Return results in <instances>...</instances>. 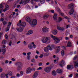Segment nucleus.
I'll use <instances>...</instances> for the list:
<instances>
[{
	"label": "nucleus",
	"instance_id": "27",
	"mask_svg": "<svg viewBox=\"0 0 78 78\" xmlns=\"http://www.w3.org/2000/svg\"><path fill=\"white\" fill-rule=\"evenodd\" d=\"M74 66L75 68H76V67H78V63L77 62H74Z\"/></svg>",
	"mask_w": 78,
	"mask_h": 78
},
{
	"label": "nucleus",
	"instance_id": "47",
	"mask_svg": "<svg viewBox=\"0 0 78 78\" xmlns=\"http://www.w3.org/2000/svg\"><path fill=\"white\" fill-rule=\"evenodd\" d=\"M3 8H1L0 9V14L1 13V12H2L3 11Z\"/></svg>",
	"mask_w": 78,
	"mask_h": 78
},
{
	"label": "nucleus",
	"instance_id": "10",
	"mask_svg": "<svg viewBox=\"0 0 78 78\" xmlns=\"http://www.w3.org/2000/svg\"><path fill=\"white\" fill-rule=\"evenodd\" d=\"M61 49V47L60 46H57L55 48V53H58L59 52V51H60V50Z\"/></svg>",
	"mask_w": 78,
	"mask_h": 78
},
{
	"label": "nucleus",
	"instance_id": "49",
	"mask_svg": "<svg viewBox=\"0 0 78 78\" xmlns=\"http://www.w3.org/2000/svg\"><path fill=\"white\" fill-rule=\"evenodd\" d=\"M60 15L62 16H64V13L62 12H60Z\"/></svg>",
	"mask_w": 78,
	"mask_h": 78
},
{
	"label": "nucleus",
	"instance_id": "56",
	"mask_svg": "<svg viewBox=\"0 0 78 78\" xmlns=\"http://www.w3.org/2000/svg\"><path fill=\"white\" fill-rule=\"evenodd\" d=\"M42 62L39 63V66H42Z\"/></svg>",
	"mask_w": 78,
	"mask_h": 78
},
{
	"label": "nucleus",
	"instance_id": "7",
	"mask_svg": "<svg viewBox=\"0 0 78 78\" xmlns=\"http://www.w3.org/2000/svg\"><path fill=\"white\" fill-rule=\"evenodd\" d=\"M41 30L43 33H47L48 31V29L46 27H44Z\"/></svg>",
	"mask_w": 78,
	"mask_h": 78
},
{
	"label": "nucleus",
	"instance_id": "37",
	"mask_svg": "<svg viewBox=\"0 0 78 78\" xmlns=\"http://www.w3.org/2000/svg\"><path fill=\"white\" fill-rule=\"evenodd\" d=\"M3 25H5L7 24V22L5 21H4L2 22Z\"/></svg>",
	"mask_w": 78,
	"mask_h": 78
},
{
	"label": "nucleus",
	"instance_id": "12",
	"mask_svg": "<svg viewBox=\"0 0 78 78\" xmlns=\"http://www.w3.org/2000/svg\"><path fill=\"white\" fill-rule=\"evenodd\" d=\"M57 29L58 30H60L61 31H64V28L60 27L59 25H58L57 26Z\"/></svg>",
	"mask_w": 78,
	"mask_h": 78
},
{
	"label": "nucleus",
	"instance_id": "15",
	"mask_svg": "<svg viewBox=\"0 0 78 78\" xmlns=\"http://www.w3.org/2000/svg\"><path fill=\"white\" fill-rule=\"evenodd\" d=\"M38 74H39V73L38 71L36 72L34 74L33 76V78H36L37 76L38 75Z\"/></svg>",
	"mask_w": 78,
	"mask_h": 78
},
{
	"label": "nucleus",
	"instance_id": "16",
	"mask_svg": "<svg viewBox=\"0 0 78 78\" xmlns=\"http://www.w3.org/2000/svg\"><path fill=\"white\" fill-rule=\"evenodd\" d=\"M56 72L57 73H62V70L61 69H57Z\"/></svg>",
	"mask_w": 78,
	"mask_h": 78
},
{
	"label": "nucleus",
	"instance_id": "51",
	"mask_svg": "<svg viewBox=\"0 0 78 78\" xmlns=\"http://www.w3.org/2000/svg\"><path fill=\"white\" fill-rule=\"evenodd\" d=\"M27 58L28 60H30V56H27Z\"/></svg>",
	"mask_w": 78,
	"mask_h": 78
},
{
	"label": "nucleus",
	"instance_id": "45",
	"mask_svg": "<svg viewBox=\"0 0 78 78\" xmlns=\"http://www.w3.org/2000/svg\"><path fill=\"white\" fill-rule=\"evenodd\" d=\"M30 54H31V52H29L28 53H27V55H28V56H30Z\"/></svg>",
	"mask_w": 78,
	"mask_h": 78
},
{
	"label": "nucleus",
	"instance_id": "20",
	"mask_svg": "<svg viewBox=\"0 0 78 78\" xmlns=\"http://www.w3.org/2000/svg\"><path fill=\"white\" fill-rule=\"evenodd\" d=\"M67 69L70 70V69H73V67L72 65H68L67 66Z\"/></svg>",
	"mask_w": 78,
	"mask_h": 78
},
{
	"label": "nucleus",
	"instance_id": "30",
	"mask_svg": "<svg viewBox=\"0 0 78 78\" xmlns=\"http://www.w3.org/2000/svg\"><path fill=\"white\" fill-rule=\"evenodd\" d=\"M2 52H3L2 55H5V53L6 52V49L5 48L2 49Z\"/></svg>",
	"mask_w": 78,
	"mask_h": 78
},
{
	"label": "nucleus",
	"instance_id": "60",
	"mask_svg": "<svg viewBox=\"0 0 78 78\" xmlns=\"http://www.w3.org/2000/svg\"><path fill=\"white\" fill-rule=\"evenodd\" d=\"M3 71V69L0 67V72H2Z\"/></svg>",
	"mask_w": 78,
	"mask_h": 78
},
{
	"label": "nucleus",
	"instance_id": "54",
	"mask_svg": "<svg viewBox=\"0 0 78 78\" xmlns=\"http://www.w3.org/2000/svg\"><path fill=\"white\" fill-rule=\"evenodd\" d=\"M76 58H77V56H75L73 58L74 60H76Z\"/></svg>",
	"mask_w": 78,
	"mask_h": 78
},
{
	"label": "nucleus",
	"instance_id": "63",
	"mask_svg": "<svg viewBox=\"0 0 78 78\" xmlns=\"http://www.w3.org/2000/svg\"><path fill=\"white\" fill-rule=\"evenodd\" d=\"M12 61H15V59L14 58H12Z\"/></svg>",
	"mask_w": 78,
	"mask_h": 78
},
{
	"label": "nucleus",
	"instance_id": "19",
	"mask_svg": "<svg viewBox=\"0 0 78 78\" xmlns=\"http://www.w3.org/2000/svg\"><path fill=\"white\" fill-rule=\"evenodd\" d=\"M74 12V9H72L70 10V11L69 12V15H71V14H73V13Z\"/></svg>",
	"mask_w": 78,
	"mask_h": 78
},
{
	"label": "nucleus",
	"instance_id": "24",
	"mask_svg": "<svg viewBox=\"0 0 78 78\" xmlns=\"http://www.w3.org/2000/svg\"><path fill=\"white\" fill-rule=\"evenodd\" d=\"M27 25V24L26 23L24 22H23L21 23V26H22L23 27H25Z\"/></svg>",
	"mask_w": 78,
	"mask_h": 78
},
{
	"label": "nucleus",
	"instance_id": "36",
	"mask_svg": "<svg viewBox=\"0 0 78 78\" xmlns=\"http://www.w3.org/2000/svg\"><path fill=\"white\" fill-rule=\"evenodd\" d=\"M8 23V25L7 26V27H10V26H11V23L10 22H9Z\"/></svg>",
	"mask_w": 78,
	"mask_h": 78
},
{
	"label": "nucleus",
	"instance_id": "2",
	"mask_svg": "<svg viewBox=\"0 0 78 78\" xmlns=\"http://www.w3.org/2000/svg\"><path fill=\"white\" fill-rule=\"evenodd\" d=\"M51 37L52 38H53V39L55 41L54 42L55 44H58V43H59V42L60 41H61L62 39V37H60L59 39L57 37H55V36H53V35H51Z\"/></svg>",
	"mask_w": 78,
	"mask_h": 78
},
{
	"label": "nucleus",
	"instance_id": "40",
	"mask_svg": "<svg viewBox=\"0 0 78 78\" xmlns=\"http://www.w3.org/2000/svg\"><path fill=\"white\" fill-rule=\"evenodd\" d=\"M11 44H12V41H10L9 43V45L10 46H11Z\"/></svg>",
	"mask_w": 78,
	"mask_h": 78
},
{
	"label": "nucleus",
	"instance_id": "29",
	"mask_svg": "<svg viewBox=\"0 0 78 78\" xmlns=\"http://www.w3.org/2000/svg\"><path fill=\"white\" fill-rule=\"evenodd\" d=\"M22 22V21H21V20H20V22L19 23H18L17 24V26H18V27H21L22 26V24H20V23H21Z\"/></svg>",
	"mask_w": 78,
	"mask_h": 78
},
{
	"label": "nucleus",
	"instance_id": "13",
	"mask_svg": "<svg viewBox=\"0 0 78 78\" xmlns=\"http://www.w3.org/2000/svg\"><path fill=\"white\" fill-rule=\"evenodd\" d=\"M66 65V62L62 60L61 62L60 63V67H63L64 66V65Z\"/></svg>",
	"mask_w": 78,
	"mask_h": 78
},
{
	"label": "nucleus",
	"instance_id": "11",
	"mask_svg": "<svg viewBox=\"0 0 78 78\" xmlns=\"http://www.w3.org/2000/svg\"><path fill=\"white\" fill-rule=\"evenodd\" d=\"M51 68L49 67H47L44 69V71L47 73H49L50 72Z\"/></svg>",
	"mask_w": 78,
	"mask_h": 78
},
{
	"label": "nucleus",
	"instance_id": "9",
	"mask_svg": "<svg viewBox=\"0 0 78 78\" xmlns=\"http://www.w3.org/2000/svg\"><path fill=\"white\" fill-rule=\"evenodd\" d=\"M31 70H32V69L30 67L28 68L26 71V73H30L31 72Z\"/></svg>",
	"mask_w": 78,
	"mask_h": 78
},
{
	"label": "nucleus",
	"instance_id": "38",
	"mask_svg": "<svg viewBox=\"0 0 78 78\" xmlns=\"http://www.w3.org/2000/svg\"><path fill=\"white\" fill-rule=\"evenodd\" d=\"M9 6L8 5H6L5 6V8L7 9H8L9 8Z\"/></svg>",
	"mask_w": 78,
	"mask_h": 78
},
{
	"label": "nucleus",
	"instance_id": "22",
	"mask_svg": "<svg viewBox=\"0 0 78 78\" xmlns=\"http://www.w3.org/2000/svg\"><path fill=\"white\" fill-rule=\"evenodd\" d=\"M67 47H72V43H71V42H68Z\"/></svg>",
	"mask_w": 78,
	"mask_h": 78
},
{
	"label": "nucleus",
	"instance_id": "41",
	"mask_svg": "<svg viewBox=\"0 0 78 78\" xmlns=\"http://www.w3.org/2000/svg\"><path fill=\"white\" fill-rule=\"evenodd\" d=\"M8 73H6L5 74V76L6 78H9V76H8Z\"/></svg>",
	"mask_w": 78,
	"mask_h": 78
},
{
	"label": "nucleus",
	"instance_id": "52",
	"mask_svg": "<svg viewBox=\"0 0 78 78\" xmlns=\"http://www.w3.org/2000/svg\"><path fill=\"white\" fill-rule=\"evenodd\" d=\"M5 62L6 64H8L9 62V61L8 60H5Z\"/></svg>",
	"mask_w": 78,
	"mask_h": 78
},
{
	"label": "nucleus",
	"instance_id": "53",
	"mask_svg": "<svg viewBox=\"0 0 78 78\" xmlns=\"http://www.w3.org/2000/svg\"><path fill=\"white\" fill-rule=\"evenodd\" d=\"M76 78H78V73H76Z\"/></svg>",
	"mask_w": 78,
	"mask_h": 78
},
{
	"label": "nucleus",
	"instance_id": "64",
	"mask_svg": "<svg viewBox=\"0 0 78 78\" xmlns=\"http://www.w3.org/2000/svg\"><path fill=\"white\" fill-rule=\"evenodd\" d=\"M31 62H35V60L34 59H33L31 61Z\"/></svg>",
	"mask_w": 78,
	"mask_h": 78
},
{
	"label": "nucleus",
	"instance_id": "23",
	"mask_svg": "<svg viewBox=\"0 0 78 78\" xmlns=\"http://www.w3.org/2000/svg\"><path fill=\"white\" fill-rule=\"evenodd\" d=\"M52 74L53 76H56V72L55 70L52 71Z\"/></svg>",
	"mask_w": 78,
	"mask_h": 78
},
{
	"label": "nucleus",
	"instance_id": "31",
	"mask_svg": "<svg viewBox=\"0 0 78 78\" xmlns=\"http://www.w3.org/2000/svg\"><path fill=\"white\" fill-rule=\"evenodd\" d=\"M8 74L9 76H12V73L11 71H9L8 72Z\"/></svg>",
	"mask_w": 78,
	"mask_h": 78
},
{
	"label": "nucleus",
	"instance_id": "44",
	"mask_svg": "<svg viewBox=\"0 0 78 78\" xmlns=\"http://www.w3.org/2000/svg\"><path fill=\"white\" fill-rule=\"evenodd\" d=\"M64 17L65 18V19H68V20L70 19V18H69L67 16H64Z\"/></svg>",
	"mask_w": 78,
	"mask_h": 78
},
{
	"label": "nucleus",
	"instance_id": "48",
	"mask_svg": "<svg viewBox=\"0 0 78 78\" xmlns=\"http://www.w3.org/2000/svg\"><path fill=\"white\" fill-rule=\"evenodd\" d=\"M50 11L51 12V13H54V12H55V11L53 10H51Z\"/></svg>",
	"mask_w": 78,
	"mask_h": 78
},
{
	"label": "nucleus",
	"instance_id": "18",
	"mask_svg": "<svg viewBox=\"0 0 78 78\" xmlns=\"http://www.w3.org/2000/svg\"><path fill=\"white\" fill-rule=\"evenodd\" d=\"M54 20H56L58 19V16H57V14L56 13L54 14V16H53Z\"/></svg>",
	"mask_w": 78,
	"mask_h": 78
},
{
	"label": "nucleus",
	"instance_id": "61",
	"mask_svg": "<svg viewBox=\"0 0 78 78\" xmlns=\"http://www.w3.org/2000/svg\"><path fill=\"white\" fill-rule=\"evenodd\" d=\"M23 44L24 45H26V41H24L23 42Z\"/></svg>",
	"mask_w": 78,
	"mask_h": 78
},
{
	"label": "nucleus",
	"instance_id": "6",
	"mask_svg": "<svg viewBox=\"0 0 78 78\" xmlns=\"http://www.w3.org/2000/svg\"><path fill=\"white\" fill-rule=\"evenodd\" d=\"M30 1V0H25L23 2L22 0H21L20 2V5H22V4H23V5H26L27 3Z\"/></svg>",
	"mask_w": 78,
	"mask_h": 78
},
{
	"label": "nucleus",
	"instance_id": "62",
	"mask_svg": "<svg viewBox=\"0 0 78 78\" xmlns=\"http://www.w3.org/2000/svg\"><path fill=\"white\" fill-rule=\"evenodd\" d=\"M41 69H42V67H39L37 69V70H41Z\"/></svg>",
	"mask_w": 78,
	"mask_h": 78
},
{
	"label": "nucleus",
	"instance_id": "58",
	"mask_svg": "<svg viewBox=\"0 0 78 78\" xmlns=\"http://www.w3.org/2000/svg\"><path fill=\"white\" fill-rule=\"evenodd\" d=\"M72 76H73V74H71L69 75V77H72Z\"/></svg>",
	"mask_w": 78,
	"mask_h": 78
},
{
	"label": "nucleus",
	"instance_id": "28",
	"mask_svg": "<svg viewBox=\"0 0 78 78\" xmlns=\"http://www.w3.org/2000/svg\"><path fill=\"white\" fill-rule=\"evenodd\" d=\"M52 33L53 34H54V35H56V34H57V30H54L52 32Z\"/></svg>",
	"mask_w": 78,
	"mask_h": 78
},
{
	"label": "nucleus",
	"instance_id": "39",
	"mask_svg": "<svg viewBox=\"0 0 78 78\" xmlns=\"http://www.w3.org/2000/svg\"><path fill=\"white\" fill-rule=\"evenodd\" d=\"M41 4H44L45 3V0H43L42 1L40 2Z\"/></svg>",
	"mask_w": 78,
	"mask_h": 78
},
{
	"label": "nucleus",
	"instance_id": "21",
	"mask_svg": "<svg viewBox=\"0 0 78 78\" xmlns=\"http://www.w3.org/2000/svg\"><path fill=\"white\" fill-rule=\"evenodd\" d=\"M28 47L30 49H32L33 48V46L31 44H29L28 45Z\"/></svg>",
	"mask_w": 78,
	"mask_h": 78
},
{
	"label": "nucleus",
	"instance_id": "5",
	"mask_svg": "<svg viewBox=\"0 0 78 78\" xmlns=\"http://www.w3.org/2000/svg\"><path fill=\"white\" fill-rule=\"evenodd\" d=\"M15 65H16L18 66L17 67V70H22V63L20 62H17L16 63Z\"/></svg>",
	"mask_w": 78,
	"mask_h": 78
},
{
	"label": "nucleus",
	"instance_id": "32",
	"mask_svg": "<svg viewBox=\"0 0 78 78\" xmlns=\"http://www.w3.org/2000/svg\"><path fill=\"white\" fill-rule=\"evenodd\" d=\"M9 28L10 27H9L7 26V27L6 28L5 30V31L6 32H7V31H8L9 30Z\"/></svg>",
	"mask_w": 78,
	"mask_h": 78
},
{
	"label": "nucleus",
	"instance_id": "59",
	"mask_svg": "<svg viewBox=\"0 0 78 78\" xmlns=\"http://www.w3.org/2000/svg\"><path fill=\"white\" fill-rule=\"evenodd\" d=\"M36 53L38 55H39V52L38 51H36Z\"/></svg>",
	"mask_w": 78,
	"mask_h": 78
},
{
	"label": "nucleus",
	"instance_id": "55",
	"mask_svg": "<svg viewBox=\"0 0 78 78\" xmlns=\"http://www.w3.org/2000/svg\"><path fill=\"white\" fill-rule=\"evenodd\" d=\"M39 57H40V58H42L43 57V55L41 54L40 56H39Z\"/></svg>",
	"mask_w": 78,
	"mask_h": 78
},
{
	"label": "nucleus",
	"instance_id": "14",
	"mask_svg": "<svg viewBox=\"0 0 78 78\" xmlns=\"http://www.w3.org/2000/svg\"><path fill=\"white\" fill-rule=\"evenodd\" d=\"M23 29H24V27H20V28H16V30H17V31L19 32H22V31L23 30Z\"/></svg>",
	"mask_w": 78,
	"mask_h": 78
},
{
	"label": "nucleus",
	"instance_id": "4",
	"mask_svg": "<svg viewBox=\"0 0 78 78\" xmlns=\"http://www.w3.org/2000/svg\"><path fill=\"white\" fill-rule=\"evenodd\" d=\"M49 50H51V51L53 50V49L50 47V45H48L47 47H45L44 48V51L46 53L48 52Z\"/></svg>",
	"mask_w": 78,
	"mask_h": 78
},
{
	"label": "nucleus",
	"instance_id": "17",
	"mask_svg": "<svg viewBox=\"0 0 78 78\" xmlns=\"http://www.w3.org/2000/svg\"><path fill=\"white\" fill-rule=\"evenodd\" d=\"M33 31L32 30H30L28 31L27 33L26 34V35H30V34H32Z\"/></svg>",
	"mask_w": 78,
	"mask_h": 78
},
{
	"label": "nucleus",
	"instance_id": "3",
	"mask_svg": "<svg viewBox=\"0 0 78 78\" xmlns=\"http://www.w3.org/2000/svg\"><path fill=\"white\" fill-rule=\"evenodd\" d=\"M41 41L43 43H50V38L48 37H43L41 39Z\"/></svg>",
	"mask_w": 78,
	"mask_h": 78
},
{
	"label": "nucleus",
	"instance_id": "26",
	"mask_svg": "<svg viewBox=\"0 0 78 78\" xmlns=\"http://www.w3.org/2000/svg\"><path fill=\"white\" fill-rule=\"evenodd\" d=\"M49 16V15H45L43 17L44 19H47L48 17Z\"/></svg>",
	"mask_w": 78,
	"mask_h": 78
},
{
	"label": "nucleus",
	"instance_id": "35",
	"mask_svg": "<svg viewBox=\"0 0 78 78\" xmlns=\"http://www.w3.org/2000/svg\"><path fill=\"white\" fill-rule=\"evenodd\" d=\"M61 54L62 56H64V51L62 50L61 51Z\"/></svg>",
	"mask_w": 78,
	"mask_h": 78
},
{
	"label": "nucleus",
	"instance_id": "57",
	"mask_svg": "<svg viewBox=\"0 0 78 78\" xmlns=\"http://www.w3.org/2000/svg\"><path fill=\"white\" fill-rule=\"evenodd\" d=\"M16 76L17 77H19L20 76V74L19 73H18L16 74Z\"/></svg>",
	"mask_w": 78,
	"mask_h": 78
},
{
	"label": "nucleus",
	"instance_id": "34",
	"mask_svg": "<svg viewBox=\"0 0 78 78\" xmlns=\"http://www.w3.org/2000/svg\"><path fill=\"white\" fill-rule=\"evenodd\" d=\"M62 18H61L60 17H59V18H58V21H57V22H61V21H62Z\"/></svg>",
	"mask_w": 78,
	"mask_h": 78
},
{
	"label": "nucleus",
	"instance_id": "25",
	"mask_svg": "<svg viewBox=\"0 0 78 78\" xmlns=\"http://www.w3.org/2000/svg\"><path fill=\"white\" fill-rule=\"evenodd\" d=\"M5 77V74L4 73H2L1 75V78H4Z\"/></svg>",
	"mask_w": 78,
	"mask_h": 78
},
{
	"label": "nucleus",
	"instance_id": "8",
	"mask_svg": "<svg viewBox=\"0 0 78 78\" xmlns=\"http://www.w3.org/2000/svg\"><path fill=\"white\" fill-rule=\"evenodd\" d=\"M74 6L75 5H74L73 3L70 4L68 5V8L69 9H71L72 8H73L74 7Z\"/></svg>",
	"mask_w": 78,
	"mask_h": 78
},
{
	"label": "nucleus",
	"instance_id": "33",
	"mask_svg": "<svg viewBox=\"0 0 78 78\" xmlns=\"http://www.w3.org/2000/svg\"><path fill=\"white\" fill-rule=\"evenodd\" d=\"M6 41H5V40H4L2 41V44H4V45H5V44H6Z\"/></svg>",
	"mask_w": 78,
	"mask_h": 78
},
{
	"label": "nucleus",
	"instance_id": "50",
	"mask_svg": "<svg viewBox=\"0 0 78 78\" xmlns=\"http://www.w3.org/2000/svg\"><path fill=\"white\" fill-rule=\"evenodd\" d=\"M0 20L1 21H2V22H3V21H4V19L3 18H1V19H0Z\"/></svg>",
	"mask_w": 78,
	"mask_h": 78
},
{
	"label": "nucleus",
	"instance_id": "46",
	"mask_svg": "<svg viewBox=\"0 0 78 78\" xmlns=\"http://www.w3.org/2000/svg\"><path fill=\"white\" fill-rule=\"evenodd\" d=\"M3 8V5H2V4H0V8Z\"/></svg>",
	"mask_w": 78,
	"mask_h": 78
},
{
	"label": "nucleus",
	"instance_id": "43",
	"mask_svg": "<svg viewBox=\"0 0 78 78\" xmlns=\"http://www.w3.org/2000/svg\"><path fill=\"white\" fill-rule=\"evenodd\" d=\"M44 55L46 56L49 55V53H46Z\"/></svg>",
	"mask_w": 78,
	"mask_h": 78
},
{
	"label": "nucleus",
	"instance_id": "1",
	"mask_svg": "<svg viewBox=\"0 0 78 78\" xmlns=\"http://www.w3.org/2000/svg\"><path fill=\"white\" fill-rule=\"evenodd\" d=\"M26 20L27 22H28L31 27H34L37 25V20L36 19L31 20L29 17L26 18Z\"/></svg>",
	"mask_w": 78,
	"mask_h": 78
},
{
	"label": "nucleus",
	"instance_id": "42",
	"mask_svg": "<svg viewBox=\"0 0 78 78\" xmlns=\"http://www.w3.org/2000/svg\"><path fill=\"white\" fill-rule=\"evenodd\" d=\"M8 35H7V34H5V39H8Z\"/></svg>",
	"mask_w": 78,
	"mask_h": 78
}]
</instances>
